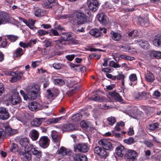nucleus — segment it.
<instances>
[{"mask_svg":"<svg viewBox=\"0 0 161 161\" xmlns=\"http://www.w3.org/2000/svg\"><path fill=\"white\" fill-rule=\"evenodd\" d=\"M81 9V10L75 12L72 16L74 25H80L85 23L87 19L86 14L90 15L91 14L90 10L85 6H83Z\"/></svg>","mask_w":161,"mask_h":161,"instance_id":"obj_1","label":"nucleus"},{"mask_svg":"<svg viewBox=\"0 0 161 161\" xmlns=\"http://www.w3.org/2000/svg\"><path fill=\"white\" fill-rule=\"evenodd\" d=\"M39 90V88L37 85L31 86L27 91L28 96L27 98L30 100L35 99L37 95V92Z\"/></svg>","mask_w":161,"mask_h":161,"instance_id":"obj_2","label":"nucleus"},{"mask_svg":"<svg viewBox=\"0 0 161 161\" xmlns=\"http://www.w3.org/2000/svg\"><path fill=\"white\" fill-rule=\"evenodd\" d=\"M74 147L75 150L84 153L87 152L89 150V146L87 144L84 143L76 144L74 145Z\"/></svg>","mask_w":161,"mask_h":161,"instance_id":"obj_3","label":"nucleus"},{"mask_svg":"<svg viewBox=\"0 0 161 161\" xmlns=\"http://www.w3.org/2000/svg\"><path fill=\"white\" fill-rule=\"evenodd\" d=\"M98 144L103 147L106 150H112L113 147L112 143L105 139H103L100 140L98 142Z\"/></svg>","mask_w":161,"mask_h":161,"instance_id":"obj_4","label":"nucleus"},{"mask_svg":"<svg viewBox=\"0 0 161 161\" xmlns=\"http://www.w3.org/2000/svg\"><path fill=\"white\" fill-rule=\"evenodd\" d=\"M151 95L148 92L144 91L141 92L136 93L134 95L135 98L138 100H147L149 99Z\"/></svg>","mask_w":161,"mask_h":161,"instance_id":"obj_5","label":"nucleus"},{"mask_svg":"<svg viewBox=\"0 0 161 161\" xmlns=\"http://www.w3.org/2000/svg\"><path fill=\"white\" fill-rule=\"evenodd\" d=\"M50 139L46 136H41L39 139L38 143L41 147L43 148L47 147L49 145Z\"/></svg>","mask_w":161,"mask_h":161,"instance_id":"obj_6","label":"nucleus"},{"mask_svg":"<svg viewBox=\"0 0 161 161\" xmlns=\"http://www.w3.org/2000/svg\"><path fill=\"white\" fill-rule=\"evenodd\" d=\"M19 154L22 159L24 161H28L31 158V154L29 152V149L26 150L22 148L19 152Z\"/></svg>","mask_w":161,"mask_h":161,"instance_id":"obj_7","label":"nucleus"},{"mask_svg":"<svg viewBox=\"0 0 161 161\" xmlns=\"http://www.w3.org/2000/svg\"><path fill=\"white\" fill-rule=\"evenodd\" d=\"M94 151L95 153L103 158H105L108 156L107 152L103 147H96L94 148Z\"/></svg>","mask_w":161,"mask_h":161,"instance_id":"obj_8","label":"nucleus"},{"mask_svg":"<svg viewBox=\"0 0 161 161\" xmlns=\"http://www.w3.org/2000/svg\"><path fill=\"white\" fill-rule=\"evenodd\" d=\"M88 7L89 9L92 12H95L98 9L99 5L96 0H91L88 2Z\"/></svg>","mask_w":161,"mask_h":161,"instance_id":"obj_9","label":"nucleus"},{"mask_svg":"<svg viewBox=\"0 0 161 161\" xmlns=\"http://www.w3.org/2000/svg\"><path fill=\"white\" fill-rule=\"evenodd\" d=\"M137 155V153L135 151L129 150L125 153V157L127 159L131 161H133L136 159Z\"/></svg>","mask_w":161,"mask_h":161,"instance_id":"obj_10","label":"nucleus"},{"mask_svg":"<svg viewBox=\"0 0 161 161\" xmlns=\"http://www.w3.org/2000/svg\"><path fill=\"white\" fill-rule=\"evenodd\" d=\"M6 134V137H9L14 135L17 132V130L13 129L9 126L7 125L4 126Z\"/></svg>","mask_w":161,"mask_h":161,"instance_id":"obj_11","label":"nucleus"},{"mask_svg":"<svg viewBox=\"0 0 161 161\" xmlns=\"http://www.w3.org/2000/svg\"><path fill=\"white\" fill-rule=\"evenodd\" d=\"M9 117V113L4 108H0V118L3 120L8 119Z\"/></svg>","mask_w":161,"mask_h":161,"instance_id":"obj_12","label":"nucleus"},{"mask_svg":"<svg viewBox=\"0 0 161 161\" xmlns=\"http://www.w3.org/2000/svg\"><path fill=\"white\" fill-rule=\"evenodd\" d=\"M58 4L57 0H45L43 5L45 8H51Z\"/></svg>","mask_w":161,"mask_h":161,"instance_id":"obj_13","label":"nucleus"},{"mask_svg":"<svg viewBox=\"0 0 161 161\" xmlns=\"http://www.w3.org/2000/svg\"><path fill=\"white\" fill-rule=\"evenodd\" d=\"M73 158L75 161H87L86 156L82 154H75L74 155Z\"/></svg>","mask_w":161,"mask_h":161,"instance_id":"obj_14","label":"nucleus"},{"mask_svg":"<svg viewBox=\"0 0 161 161\" xmlns=\"http://www.w3.org/2000/svg\"><path fill=\"white\" fill-rule=\"evenodd\" d=\"M21 98L18 95L14 94L12 95L9 99L10 102L13 105L19 103Z\"/></svg>","mask_w":161,"mask_h":161,"instance_id":"obj_15","label":"nucleus"},{"mask_svg":"<svg viewBox=\"0 0 161 161\" xmlns=\"http://www.w3.org/2000/svg\"><path fill=\"white\" fill-rule=\"evenodd\" d=\"M136 43H139V45L142 48L145 49H147L149 47V44L148 42L144 40H136L135 41Z\"/></svg>","mask_w":161,"mask_h":161,"instance_id":"obj_16","label":"nucleus"},{"mask_svg":"<svg viewBox=\"0 0 161 161\" xmlns=\"http://www.w3.org/2000/svg\"><path fill=\"white\" fill-rule=\"evenodd\" d=\"M28 107L30 110L33 111H36L40 110V104L37 102H33L30 103Z\"/></svg>","mask_w":161,"mask_h":161,"instance_id":"obj_17","label":"nucleus"},{"mask_svg":"<svg viewBox=\"0 0 161 161\" xmlns=\"http://www.w3.org/2000/svg\"><path fill=\"white\" fill-rule=\"evenodd\" d=\"M20 145L22 146V148L28 150L29 147V140L27 138H22L20 142Z\"/></svg>","mask_w":161,"mask_h":161,"instance_id":"obj_18","label":"nucleus"},{"mask_svg":"<svg viewBox=\"0 0 161 161\" xmlns=\"http://www.w3.org/2000/svg\"><path fill=\"white\" fill-rule=\"evenodd\" d=\"M9 18L7 14L2 13L0 14V25L8 22Z\"/></svg>","mask_w":161,"mask_h":161,"instance_id":"obj_19","label":"nucleus"},{"mask_svg":"<svg viewBox=\"0 0 161 161\" xmlns=\"http://www.w3.org/2000/svg\"><path fill=\"white\" fill-rule=\"evenodd\" d=\"M98 19L99 22L103 25L107 23L106 16L103 13H101L97 14Z\"/></svg>","mask_w":161,"mask_h":161,"instance_id":"obj_20","label":"nucleus"},{"mask_svg":"<svg viewBox=\"0 0 161 161\" xmlns=\"http://www.w3.org/2000/svg\"><path fill=\"white\" fill-rule=\"evenodd\" d=\"M115 153L119 156L122 157L125 153L124 147L122 145L118 146L116 148Z\"/></svg>","mask_w":161,"mask_h":161,"instance_id":"obj_21","label":"nucleus"},{"mask_svg":"<svg viewBox=\"0 0 161 161\" xmlns=\"http://www.w3.org/2000/svg\"><path fill=\"white\" fill-rule=\"evenodd\" d=\"M39 135V132L37 130L33 129L30 133L29 136L33 141H36L38 138Z\"/></svg>","mask_w":161,"mask_h":161,"instance_id":"obj_22","label":"nucleus"},{"mask_svg":"<svg viewBox=\"0 0 161 161\" xmlns=\"http://www.w3.org/2000/svg\"><path fill=\"white\" fill-rule=\"evenodd\" d=\"M145 79L146 81L149 82H152L155 80L153 73L148 70L147 71V74L145 75Z\"/></svg>","mask_w":161,"mask_h":161,"instance_id":"obj_23","label":"nucleus"},{"mask_svg":"<svg viewBox=\"0 0 161 161\" xmlns=\"http://www.w3.org/2000/svg\"><path fill=\"white\" fill-rule=\"evenodd\" d=\"M111 38L115 41H119L121 38L122 36L120 33L112 31L111 32Z\"/></svg>","mask_w":161,"mask_h":161,"instance_id":"obj_24","label":"nucleus"},{"mask_svg":"<svg viewBox=\"0 0 161 161\" xmlns=\"http://www.w3.org/2000/svg\"><path fill=\"white\" fill-rule=\"evenodd\" d=\"M21 19L22 21L25 24L31 29H33L35 21H34L31 19H29L28 21H27L23 18H21Z\"/></svg>","mask_w":161,"mask_h":161,"instance_id":"obj_25","label":"nucleus"},{"mask_svg":"<svg viewBox=\"0 0 161 161\" xmlns=\"http://www.w3.org/2000/svg\"><path fill=\"white\" fill-rule=\"evenodd\" d=\"M153 43L155 46L161 47V35H156Z\"/></svg>","mask_w":161,"mask_h":161,"instance_id":"obj_26","label":"nucleus"},{"mask_svg":"<svg viewBox=\"0 0 161 161\" xmlns=\"http://www.w3.org/2000/svg\"><path fill=\"white\" fill-rule=\"evenodd\" d=\"M47 94L46 97L47 100H49V102H47V103H50L53 99V97L55 96L54 95L53 92H52L51 90H47Z\"/></svg>","mask_w":161,"mask_h":161,"instance_id":"obj_27","label":"nucleus"},{"mask_svg":"<svg viewBox=\"0 0 161 161\" xmlns=\"http://www.w3.org/2000/svg\"><path fill=\"white\" fill-rule=\"evenodd\" d=\"M61 37V39L64 40L66 42L73 38L72 34L69 33H63Z\"/></svg>","mask_w":161,"mask_h":161,"instance_id":"obj_28","label":"nucleus"},{"mask_svg":"<svg viewBox=\"0 0 161 161\" xmlns=\"http://www.w3.org/2000/svg\"><path fill=\"white\" fill-rule=\"evenodd\" d=\"M51 136L53 141L55 142H57L58 145L59 146L60 139L58 133L55 131H53L52 133Z\"/></svg>","mask_w":161,"mask_h":161,"instance_id":"obj_29","label":"nucleus"},{"mask_svg":"<svg viewBox=\"0 0 161 161\" xmlns=\"http://www.w3.org/2000/svg\"><path fill=\"white\" fill-rule=\"evenodd\" d=\"M54 42L55 44L60 48L64 47L67 43L64 40L62 39L61 37L60 39L54 41Z\"/></svg>","mask_w":161,"mask_h":161,"instance_id":"obj_30","label":"nucleus"},{"mask_svg":"<svg viewBox=\"0 0 161 161\" xmlns=\"http://www.w3.org/2000/svg\"><path fill=\"white\" fill-rule=\"evenodd\" d=\"M138 19L139 21L140 24L142 26L147 27L149 24L148 18L147 17H146L144 18H139Z\"/></svg>","mask_w":161,"mask_h":161,"instance_id":"obj_31","label":"nucleus"},{"mask_svg":"<svg viewBox=\"0 0 161 161\" xmlns=\"http://www.w3.org/2000/svg\"><path fill=\"white\" fill-rule=\"evenodd\" d=\"M89 33L95 37H99L102 34L98 30L96 29L91 30L89 31Z\"/></svg>","mask_w":161,"mask_h":161,"instance_id":"obj_32","label":"nucleus"},{"mask_svg":"<svg viewBox=\"0 0 161 161\" xmlns=\"http://www.w3.org/2000/svg\"><path fill=\"white\" fill-rule=\"evenodd\" d=\"M110 95L118 102H120L123 101L121 97L117 92H113L111 93Z\"/></svg>","mask_w":161,"mask_h":161,"instance_id":"obj_33","label":"nucleus"},{"mask_svg":"<svg viewBox=\"0 0 161 161\" xmlns=\"http://www.w3.org/2000/svg\"><path fill=\"white\" fill-rule=\"evenodd\" d=\"M75 126L71 124L65 125H63V131H69L75 129Z\"/></svg>","mask_w":161,"mask_h":161,"instance_id":"obj_34","label":"nucleus"},{"mask_svg":"<svg viewBox=\"0 0 161 161\" xmlns=\"http://www.w3.org/2000/svg\"><path fill=\"white\" fill-rule=\"evenodd\" d=\"M159 124L158 123H154L149 124L148 126V129L151 130H158L159 128Z\"/></svg>","mask_w":161,"mask_h":161,"instance_id":"obj_35","label":"nucleus"},{"mask_svg":"<svg viewBox=\"0 0 161 161\" xmlns=\"http://www.w3.org/2000/svg\"><path fill=\"white\" fill-rule=\"evenodd\" d=\"M42 119L36 118L32 121L31 124L32 126H38L41 125L42 123Z\"/></svg>","mask_w":161,"mask_h":161,"instance_id":"obj_36","label":"nucleus"},{"mask_svg":"<svg viewBox=\"0 0 161 161\" xmlns=\"http://www.w3.org/2000/svg\"><path fill=\"white\" fill-rule=\"evenodd\" d=\"M57 153L58 154L63 156H64L67 154L66 148L63 147H61L59 149Z\"/></svg>","mask_w":161,"mask_h":161,"instance_id":"obj_37","label":"nucleus"},{"mask_svg":"<svg viewBox=\"0 0 161 161\" xmlns=\"http://www.w3.org/2000/svg\"><path fill=\"white\" fill-rule=\"evenodd\" d=\"M23 54V52L22 49L19 47L16 50L15 53H14V56L16 58H19Z\"/></svg>","mask_w":161,"mask_h":161,"instance_id":"obj_38","label":"nucleus"},{"mask_svg":"<svg viewBox=\"0 0 161 161\" xmlns=\"http://www.w3.org/2000/svg\"><path fill=\"white\" fill-rule=\"evenodd\" d=\"M82 118V114L80 113H79L73 115L72 117V119L74 122H76L80 120Z\"/></svg>","mask_w":161,"mask_h":161,"instance_id":"obj_39","label":"nucleus"},{"mask_svg":"<svg viewBox=\"0 0 161 161\" xmlns=\"http://www.w3.org/2000/svg\"><path fill=\"white\" fill-rule=\"evenodd\" d=\"M108 124L110 126L113 125L116 121V119L114 117L110 116L107 119Z\"/></svg>","mask_w":161,"mask_h":161,"instance_id":"obj_40","label":"nucleus"},{"mask_svg":"<svg viewBox=\"0 0 161 161\" xmlns=\"http://www.w3.org/2000/svg\"><path fill=\"white\" fill-rule=\"evenodd\" d=\"M109 66L115 68H120L121 65L113 61H110L109 62Z\"/></svg>","mask_w":161,"mask_h":161,"instance_id":"obj_41","label":"nucleus"},{"mask_svg":"<svg viewBox=\"0 0 161 161\" xmlns=\"http://www.w3.org/2000/svg\"><path fill=\"white\" fill-rule=\"evenodd\" d=\"M7 38L11 42H14L17 40L18 38V37L17 36H15L13 35H7Z\"/></svg>","mask_w":161,"mask_h":161,"instance_id":"obj_42","label":"nucleus"},{"mask_svg":"<svg viewBox=\"0 0 161 161\" xmlns=\"http://www.w3.org/2000/svg\"><path fill=\"white\" fill-rule=\"evenodd\" d=\"M62 117H61L57 118H50L48 119V121L50 123L55 124L59 121L62 119Z\"/></svg>","mask_w":161,"mask_h":161,"instance_id":"obj_43","label":"nucleus"},{"mask_svg":"<svg viewBox=\"0 0 161 161\" xmlns=\"http://www.w3.org/2000/svg\"><path fill=\"white\" fill-rule=\"evenodd\" d=\"M53 82L55 84L60 86L63 85L65 83L64 80L61 79H54Z\"/></svg>","mask_w":161,"mask_h":161,"instance_id":"obj_44","label":"nucleus"},{"mask_svg":"<svg viewBox=\"0 0 161 161\" xmlns=\"http://www.w3.org/2000/svg\"><path fill=\"white\" fill-rule=\"evenodd\" d=\"M31 152L34 155H37L38 158H39L41 156V152L38 151L35 148H32Z\"/></svg>","mask_w":161,"mask_h":161,"instance_id":"obj_45","label":"nucleus"},{"mask_svg":"<svg viewBox=\"0 0 161 161\" xmlns=\"http://www.w3.org/2000/svg\"><path fill=\"white\" fill-rule=\"evenodd\" d=\"M129 36L132 37H135L139 35L138 31L136 30H134L128 34Z\"/></svg>","mask_w":161,"mask_h":161,"instance_id":"obj_46","label":"nucleus"},{"mask_svg":"<svg viewBox=\"0 0 161 161\" xmlns=\"http://www.w3.org/2000/svg\"><path fill=\"white\" fill-rule=\"evenodd\" d=\"M16 75V76H13L10 80V82L11 83H14L19 80L21 78V76L19 75Z\"/></svg>","mask_w":161,"mask_h":161,"instance_id":"obj_47","label":"nucleus"},{"mask_svg":"<svg viewBox=\"0 0 161 161\" xmlns=\"http://www.w3.org/2000/svg\"><path fill=\"white\" fill-rule=\"evenodd\" d=\"M129 79L131 82H133L136 81L137 77L136 74H132L129 76Z\"/></svg>","mask_w":161,"mask_h":161,"instance_id":"obj_48","label":"nucleus"},{"mask_svg":"<svg viewBox=\"0 0 161 161\" xmlns=\"http://www.w3.org/2000/svg\"><path fill=\"white\" fill-rule=\"evenodd\" d=\"M64 66V65L62 64H61L60 63H54L53 64V68L57 69H59L62 68H63Z\"/></svg>","mask_w":161,"mask_h":161,"instance_id":"obj_49","label":"nucleus"},{"mask_svg":"<svg viewBox=\"0 0 161 161\" xmlns=\"http://www.w3.org/2000/svg\"><path fill=\"white\" fill-rule=\"evenodd\" d=\"M48 32L42 29L39 30L37 31L38 35L40 36H44L48 34Z\"/></svg>","mask_w":161,"mask_h":161,"instance_id":"obj_50","label":"nucleus"},{"mask_svg":"<svg viewBox=\"0 0 161 161\" xmlns=\"http://www.w3.org/2000/svg\"><path fill=\"white\" fill-rule=\"evenodd\" d=\"M43 13L40 9H37L35 13V14L37 17H41L43 15Z\"/></svg>","mask_w":161,"mask_h":161,"instance_id":"obj_51","label":"nucleus"},{"mask_svg":"<svg viewBox=\"0 0 161 161\" xmlns=\"http://www.w3.org/2000/svg\"><path fill=\"white\" fill-rule=\"evenodd\" d=\"M120 57L121 58L130 60H132L135 59V58L133 57H131L124 55H120Z\"/></svg>","mask_w":161,"mask_h":161,"instance_id":"obj_52","label":"nucleus"},{"mask_svg":"<svg viewBox=\"0 0 161 161\" xmlns=\"http://www.w3.org/2000/svg\"><path fill=\"white\" fill-rule=\"evenodd\" d=\"M47 102H49V101H47L46 103H42L41 104H40L39 108H41L40 110L42 109L48 108L49 107V106L47 105V104H48Z\"/></svg>","mask_w":161,"mask_h":161,"instance_id":"obj_53","label":"nucleus"},{"mask_svg":"<svg viewBox=\"0 0 161 161\" xmlns=\"http://www.w3.org/2000/svg\"><path fill=\"white\" fill-rule=\"evenodd\" d=\"M124 142L127 144H131L134 143V139L133 137H130L128 139L125 140Z\"/></svg>","mask_w":161,"mask_h":161,"instance_id":"obj_54","label":"nucleus"},{"mask_svg":"<svg viewBox=\"0 0 161 161\" xmlns=\"http://www.w3.org/2000/svg\"><path fill=\"white\" fill-rule=\"evenodd\" d=\"M125 77V75L122 73V72H121L116 76L117 79V80H122L124 79Z\"/></svg>","mask_w":161,"mask_h":161,"instance_id":"obj_55","label":"nucleus"},{"mask_svg":"<svg viewBox=\"0 0 161 161\" xmlns=\"http://www.w3.org/2000/svg\"><path fill=\"white\" fill-rule=\"evenodd\" d=\"M3 74L5 75H11V76H13L14 74H16V73L14 72H12L11 71H4L3 72Z\"/></svg>","mask_w":161,"mask_h":161,"instance_id":"obj_56","label":"nucleus"},{"mask_svg":"<svg viewBox=\"0 0 161 161\" xmlns=\"http://www.w3.org/2000/svg\"><path fill=\"white\" fill-rule=\"evenodd\" d=\"M143 143L148 147H151L153 146V144L150 141H144Z\"/></svg>","mask_w":161,"mask_h":161,"instance_id":"obj_57","label":"nucleus"},{"mask_svg":"<svg viewBox=\"0 0 161 161\" xmlns=\"http://www.w3.org/2000/svg\"><path fill=\"white\" fill-rule=\"evenodd\" d=\"M157 53H158V51H152L150 52V55L151 56L157 58H158V56Z\"/></svg>","mask_w":161,"mask_h":161,"instance_id":"obj_58","label":"nucleus"},{"mask_svg":"<svg viewBox=\"0 0 161 161\" xmlns=\"http://www.w3.org/2000/svg\"><path fill=\"white\" fill-rule=\"evenodd\" d=\"M5 136L6 137L5 131H4L3 129H0V138H3Z\"/></svg>","mask_w":161,"mask_h":161,"instance_id":"obj_59","label":"nucleus"},{"mask_svg":"<svg viewBox=\"0 0 161 161\" xmlns=\"http://www.w3.org/2000/svg\"><path fill=\"white\" fill-rule=\"evenodd\" d=\"M7 46V42L6 40L5 39V41H3L1 45H0V48L1 47L6 48Z\"/></svg>","mask_w":161,"mask_h":161,"instance_id":"obj_60","label":"nucleus"},{"mask_svg":"<svg viewBox=\"0 0 161 161\" xmlns=\"http://www.w3.org/2000/svg\"><path fill=\"white\" fill-rule=\"evenodd\" d=\"M51 91H52V92H53L54 95L55 97L57 96L58 94L59 93V90L56 88H53L52 90H51Z\"/></svg>","mask_w":161,"mask_h":161,"instance_id":"obj_61","label":"nucleus"},{"mask_svg":"<svg viewBox=\"0 0 161 161\" xmlns=\"http://www.w3.org/2000/svg\"><path fill=\"white\" fill-rule=\"evenodd\" d=\"M80 125L81 127L85 128H86L88 127V125L84 121H81Z\"/></svg>","mask_w":161,"mask_h":161,"instance_id":"obj_62","label":"nucleus"},{"mask_svg":"<svg viewBox=\"0 0 161 161\" xmlns=\"http://www.w3.org/2000/svg\"><path fill=\"white\" fill-rule=\"evenodd\" d=\"M44 42L45 44V46L46 47H48L51 45V42L49 40H45Z\"/></svg>","mask_w":161,"mask_h":161,"instance_id":"obj_63","label":"nucleus"},{"mask_svg":"<svg viewBox=\"0 0 161 161\" xmlns=\"http://www.w3.org/2000/svg\"><path fill=\"white\" fill-rule=\"evenodd\" d=\"M75 56V55L73 54L67 55L66 56V59L68 60L71 61L74 58Z\"/></svg>","mask_w":161,"mask_h":161,"instance_id":"obj_64","label":"nucleus"}]
</instances>
